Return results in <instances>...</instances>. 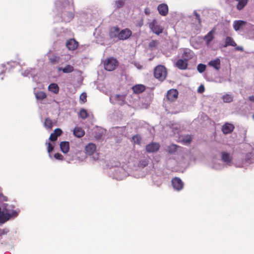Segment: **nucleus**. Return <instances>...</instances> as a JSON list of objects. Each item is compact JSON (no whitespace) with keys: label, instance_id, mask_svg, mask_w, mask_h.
<instances>
[{"label":"nucleus","instance_id":"obj_5","mask_svg":"<svg viewBox=\"0 0 254 254\" xmlns=\"http://www.w3.org/2000/svg\"><path fill=\"white\" fill-rule=\"evenodd\" d=\"M160 145L159 143L152 142L146 146V151L148 153H154L159 150Z\"/></svg>","mask_w":254,"mask_h":254},{"label":"nucleus","instance_id":"obj_31","mask_svg":"<svg viewBox=\"0 0 254 254\" xmlns=\"http://www.w3.org/2000/svg\"><path fill=\"white\" fill-rule=\"evenodd\" d=\"M159 44V42L157 40H152L149 43V47L151 50H153L155 49L157 46H158Z\"/></svg>","mask_w":254,"mask_h":254},{"label":"nucleus","instance_id":"obj_10","mask_svg":"<svg viewBox=\"0 0 254 254\" xmlns=\"http://www.w3.org/2000/svg\"><path fill=\"white\" fill-rule=\"evenodd\" d=\"M188 59H179L176 63V66L180 69L184 70L187 68L188 65Z\"/></svg>","mask_w":254,"mask_h":254},{"label":"nucleus","instance_id":"obj_3","mask_svg":"<svg viewBox=\"0 0 254 254\" xmlns=\"http://www.w3.org/2000/svg\"><path fill=\"white\" fill-rule=\"evenodd\" d=\"M118 64V61L111 57L104 61V68L106 70L113 71L117 67Z\"/></svg>","mask_w":254,"mask_h":254},{"label":"nucleus","instance_id":"obj_13","mask_svg":"<svg viewBox=\"0 0 254 254\" xmlns=\"http://www.w3.org/2000/svg\"><path fill=\"white\" fill-rule=\"evenodd\" d=\"M221 159L222 161L226 164L230 165L232 161L233 158L230 155V153L227 152H222L221 153Z\"/></svg>","mask_w":254,"mask_h":254},{"label":"nucleus","instance_id":"obj_42","mask_svg":"<svg viewBox=\"0 0 254 254\" xmlns=\"http://www.w3.org/2000/svg\"><path fill=\"white\" fill-rule=\"evenodd\" d=\"M252 154L251 153H248L246 154L245 160V162H249L251 160L252 157Z\"/></svg>","mask_w":254,"mask_h":254},{"label":"nucleus","instance_id":"obj_24","mask_svg":"<svg viewBox=\"0 0 254 254\" xmlns=\"http://www.w3.org/2000/svg\"><path fill=\"white\" fill-rule=\"evenodd\" d=\"M73 134L77 137H81L85 134L84 130L81 127H76L73 130Z\"/></svg>","mask_w":254,"mask_h":254},{"label":"nucleus","instance_id":"obj_7","mask_svg":"<svg viewBox=\"0 0 254 254\" xmlns=\"http://www.w3.org/2000/svg\"><path fill=\"white\" fill-rule=\"evenodd\" d=\"M132 35V32L128 28L123 29L120 32V40H125L129 38Z\"/></svg>","mask_w":254,"mask_h":254},{"label":"nucleus","instance_id":"obj_25","mask_svg":"<svg viewBox=\"0 0 254 254\" xmlns=\"http://www.w3.org/2000/svg\"><path fill=\"white\" fill-rule=\"evenodd\" d=\"M48 89L49 91L55 94H57L59 91V87L56 83H51L49 85Z\"/></svg>","mask_w":254,"mask_h":254},{"label":"nucleus","instance_id":"obj_8","mask_svg":"<svg viewBox=\"0 0 254 254\" xmlns=\"http://www.w3.org/2000/svg\"><path fill=\"white\" fill-rule=\"evenodd\" d=\"M66 46L69 50L74 51L78 46V42L74 39H70L66 42Z\"/></svg>","mask_w":254,"mask_h":254},{"label":"nucleus","instance_id":"obj_46","mask_svg":"<svg viewBox=\"0 0 254 254\" xmlns=\"http://www.w3.org/2000/svg\"><path fill=\"white\" fill-rule=\"evenodd\" d=\"M18 211H17L16 210H13L11 213H9L10 215V218L12 217H15L18 215Z\"/></svg>","mask_w":254,"mask_h":254},{"label":"nucleus","instance_id":"obj_29","mask_svg":"<svg viewBox=\"0 0 254 254\" xmlns=\"http://www.w3.org/2000/svg\"><path fill=\"white\" fill-rule=\"evenodd\" d=\"M35 96H36V98L38 100H42L47 97L46 94L43 91L37 92L36 93Z\"/></svg>","mask_w":254,"mask_h":254},{"label":"nucleus","instance_id":"obj_28","mask_svg":"<svg viewBox=\"0 0 254 254\" xmlns=\"http://www.w3.org/2000/svg\"><path fill=\"white\" fill-rule=\"evenodd\" d=\"M44 127L47 129H52L53 127V122L50 118H46L45 119L44 124Z\"/></svg>","mask_w":254,"mask_h":254},{"label":"nucleus","instance_id":"obj_17","mask_svg":"<svg viewBox=\"0 0 254 254\" xmlns=\"http://www.w3.org/2000/svg\"><path fill=\"white\" fill-rule=\"evenodd\" d=\"M247 24V22L243 20H235L233 22V28L235 31H238Z\"/></svg>","mask_w":254,"mask_h":254},{"label":"nucleus","instance_id":"obj_6","mask_svg":"<svg viewBox=\"0 0 254 254\" xmlns=\"http://www.w3.org/2000/svg\"><path fill=\"white\" fill-rule=\"evenodd\" d=\"M178 96V91L177 89H172L168 91L167 94V99L173 102L176 100Z\"/></svg>","mask_w":254,"mask_h":254},{"label":"nucleus","instance_id":"obj_21","mask_svg":"<svg viewBox=\"0 0 254 254\" xmlns=\"http://www.w3.org/2000/svg\"><path fill=\"white\" fill-rule=\"evenodd\" d=\"M10 218V215L9 213H4L0 211V223H4Z\"/></svg>","mask_w":254,"mask_h":254},{"label":"nucleus","instance_id":"obj_44","mask_svg":"<svg viewBox=\"0 0 254 254\" xmlns=\"http://www.w3.org/2000/svg\"><path fill=\"white\" fill-rule=\"evenodd\" d=\"M115 4L118 7H120L124 4V1H116Z\"/></svg>","mask_w":254,"mask_h":254},{"label":"nucleus","instance_id":"obj_51","mask_svg":"<svg viewBox=\"0 0 254 254\" xmlns=\"http://www.w3.org/2000/svg\"><path fill=\"white\" fill-rule=\"evenodd\" d=\"M236 50L238 51H243V48L241 47H237Z\"/></svg>","mask_w":254,"mask_h":254},{"label":"nucleus","instance_id":"obj_12","mask_svg":"<svg viewBox=\"0 0 254 254\" xmlns=\"http://www.w3.org/2000/svg\"><path fill=\"white\" fill-rule=\"evenodd\" d=\"M96 150V146L93 143H89L85 147V153L89 155H92Z\"/></svg>","mask_w":254,"mask_h":254},{"label":"nucleus","instance_id":"obj_18","mask_svg":"<svg viewBox=\"0 0 254 254\" xmlns=\"http://www.w3.org/2000/svg\"><path fill=\"white\" fill-rule=\"evenodd\" d=\"M236 46L237 44L234 39L230 36H227L225 39V44L222 46V47L226 48L228 46L236 47Z\"/></svg>","mask_w":254,"mask_h":254},{"label":"nucleus","instance_id":"obj_16","mask_svg":"<svg viewBox=\"0 0 254 254\" xmlns=\"http://www.w3.org/2000/svg\"><path fill=\"white\" fill-rule=\"evenodd\" d=\"M214 32V30L212 29L203 37V39L205 41V44L207 46H209L210 42L213 40L214 38L213 35Z\"/></svg>","mask_w":254,"mask_h":254},{"label":"nucleus","instance_id":"obj_50","mask_svg":"<svg viewBox=\"0 0 254 254\" xmlns=\"http://www.w3.org/2000/svg\"><path fill=\"white\" fill-rule=\"evenodd\" d=\"M249 100L254 102V96H251L249 97Z\"/></svg>","mask_w":254,"mask_h":254},{"label":"nucleus","instance_id":"obj_15","mask_svg":"<svg viewBox=\"0 0 254 254\" xmlns=\"http://www.w3.org/2000/svg\"><path fill=\"white\" fill-rule=\"evenodd\" d=\"M62 133L63 131L61 128H57L54 130V132L51 134L49 139L52 141H55L57 140L58 137L60 136Z\"/></svg>","mask_w":254,"mask_h":254},{"label":"nucleus","instance_id":"obj_26","mask_svg":"<svg viewBox=\"0 0 254 254\" xmlns=\"http://www.w3.org/2000/svg\"><path fill=\"white\" fill-rule=\"evenodd\" d=\"M61 58L58 56L53 55L49 57V62L52 64H58L60 61Z\"/></svg>","mask_w":254,"mask_h":254},{"label":"nucleus","instance_id":"obj_30","mask_svg":"<svg viewBox=\"0 0 254 254\" xmlns=\"http://www.w3.org/2000/svg\"><path fill=\"white\" fill-rule=\"evenodd\" d=\"M179 147V146H177L175 144H171L168 147V152L170 154H172L177 151L178 148Z\"/></svg>","mask_w":254,"mask_h":254},{"label":"nucleus","instance_id":"obj_22","mask_svg":"<svg viewBox=\"0 0 254 254\" xmlns=\"http://www.w3.org/2000/svg\"><path fill=\"white\" fill-rule=\"evenodd\" d=\"M132 89L135 93L139 94L143 92L145 90V87L142 84H137L133 86Z\"/></svg>","mask_w":254,"mask_h":254},{"label":"nucleus","instance_id":"obj_40","mask_svg":"<svg viewBox=\"0 0 254 254\" xmlns=\"http://www.w3.org/2000/svg\"><path fill=\"white\" fill-rule=\"evenodd\" d=\"M148 165V161L146 160H141L139 161L138 166L139 167L144 168Z\"/></svg>","mask_w":254,"mask_h":254},{"label":"nucleus","instance_id":"obj_35","mask_svg":"<svg viewBox=\"0 0 254 254\" xmlns=\"http://www.w3.org/2000/svg\"><path fill=\"white\" fill-rule=\"evenodd\" d=\"M197 69L199 72L202 73L206 69V65L202 64H199L197 66Z\"/></svg>","mask_w":254,"mask_h":254},{"label":"nucleus","instance_id":"obj_4","mask_svg":"<svg viewBox=\"0 0 254 254\" xmlns=\"http://www.w3.org/2000/svg\"><path fill=\"white\" fill-rule=\"evenodd\" d=\"M172 185L173 188L178 191L182 190L184 188V183L178 177H175L172 180Z\"/></svg>","mask_w":254,"mask_h":254},{"label":"nucleus","instance_id":"obj_36","mask_svg":"<svg viewBox=\"0 0 254 254\" xmlns=\"http://www.w3.org/2000/svg\"><path fill=\"white\" fill-rule=\"evenodd\" d=\"M132 140H133V142L134 143H136L137 144H140V141L141 140V138L139 135H135L133 136Z\"/></svg>","mask_w":254,"mask_h":254},{"label":"nucleus","instance_id":"obj_53","mask_svg":"<svg viewBox=\"0 0 254 254\" xmlns=\"http://www.w3.org/2000/svg\"><path fill=\"white\" fill-rule=\"evenodd\" d=\"M253 119L254 120V114L253 115Z\"/></svg>","mask_w":254,"mask_h":254},{"label":"nucleus","instance_id":"obj_48","mask_svg":"<svg viewBox=\"0 0 254 254\" xmlns=\"http://www.w3.org/2000/svg\"><path fill=\"white\" fill-rule=\"evenodd\" d=\"M144 13L146 15H149L151 13V10L149 8L146 7L144 9Z\"/></svg>","mask_w":254,"mask_h":254},{"label":"nucleus","instance_id":"obj_33","mask_svg":"<svg viewBox=\"0 0 254 254\" xmlns=\"http://www.w3.org/2000/svg\"><path fill=\"white\" fill-rule=\"evenodd\" d=\"M79 116L82 119H85L88 117V114L86 110L82 109L80 111Z\"/></svg>","mask_w":254,"mask_h":254},{"label":"nucleus","instance_id":"obj_23","mask_svg":"<svg viewBox=\"0 0 254 254\" xmlns=\"http://www.w3.org/2000/svg\"><path fill=\"white\" fill-rule=\"evenodd\" d=\"M58 70L59 71L62 70L64 73H68L73 71L74 67L71 65L67 64L64 68L62 67H58Z\"/></svg>","mask_w":254,"mask_h":254},{"label":"nucleus","instance_id":"obj_9","mask_svg":"<svg viewBox=\"0 0 254 254\" xmlns=\"http://www.w3.org/2000/svg\"><path fill=\"white\" fill-rule=\"evenodd\" d=\"M120 30V28L117 26L112 27L110 28L109 30V36L111 39L114 38H119Z\"/></svg>","mask_w":254,"mask_h":254},{"label":"nucleus","instance_id":"obj_45","mask_svg":"<svg viewBox=\"0 0 254 254\" xmlns=\"http://www.w3.org/2000/svg\"><path fill=\"white\" fill-rule=\"evenodd\" d=\"M194 15L195 16V18L197 20L198 23L200 24L201 19L199 14L197 13L196 11H194Z\"/></svg>","mask_w":254,"mask_h":254},{"label":"nucleus","instance_id":"obj_43","mask_svg":"<svg viewBox=\"0 0 254 254\" xmlns=\"http://www.w3.org/2000/svg\"><path fill=\"white\" fill-rule=\"evenodd\" d=\"M54 157L55 159L58 160H62L63 159V156L59 153H55L54 154Z\"/></svg>","mask_w":254,"mask_h":254},{"label":"nucleus","instance_id":"obj_41","mask_svg":"<svg viewBox=\"0 0 254 254\" xmlns=\"http://www.w3.org/2000/svg\"><path fill=\"white\" fill-rule=\"evenodd\" d=\"M46 144L47 145V151L49 153L51 152L54 150V146L52 145V144L50 143H46Z\"/></svg>","mask_w":254,"mask_h":254},{"label":"nucleus","instance_id":"obj_39","mask_svg":"<svg viewBox=\"0 0 254 254\" xmlns=\"http://www.w3.org/2000/svg\"><path fill=\"white\" fill-rule=\"evenodd\" d=\"M192 52L191 51H185L184 54V57L190 59L192 58Z\"/></svg>","mask_w":254,"mask_h":254},{"label":"nucleus","instance_id":"obj_19","mask_svg":"<svg viewBox=\"0 0 254 254\" xmlns=\"http://www.w3.org/2000/svg\"><path fill=\"white\" fill-rule=\"evenodd\" d=\"M208 65L214 67L216 70H219L220 68L221 62L219 58L210 61Z\"/></svg>","mask_w":254,"mask_h":254},{"label":"nucleus","instance_id":"obj_14","mask_svg":"<svg viewBox=\"0 0 254 254\" xmlns=\"http://www.w3.org/2000/svg\"><path fill=\"white\" fill-rule=\"evenodd\" d=\"M157 9L159 14L162 16H166L168 13V7L165 3H162L158 6Z\"/></svg>","mask_w":254,"mask_h":254},{"label":"nucleus","instance_id":"obj_1","mask_svg":"<svg viewBox=\"0 0 254 254\" xmlns=\"http://www.w3.org/2000/svg\"><path fill=\"white\" fill-rule=\"evenodd\" d=\"M167 74L166 68L163 65H158L154 69V76L160 81H163L166 78Z\"/></svg>","mask_w":254,"mask_h":254},{"label":"nucleus","instance_id":"obj_38","mask_svg":"<svg viewBox=\"0 0 254 254\" xmlns=\"http://www.w3.org/2000/svg\"><path fill=\"white\" fill-rule=\"evenodd\" d=\"M80 101L82 103H84L87 101V95L86 93H82L81 94L79 97Z\"/></svg>","mask_w":254,"mask_h":254},{"label":"nucleus","instance_id":"obj_2","mask_svg":"<svg viewBox=\"0 0 254 254\" xmlns=\"http://www.w3.org/2000/svg\"><path fill=\"white\" fill-rule=\"evenodd\" d=\"M148 26L151 31L154 34L159 35L163 32V27L160 25L156 19L148 23Z\"/></svg>","mask_w":254,"mask_h":254},{"label":"nucleus","instance_id":"obj_32","mask_svg":"<svg viewBox=\"0 0 254 254\" xmlns=\"http://www.w3.org/2000/svg\"><path fill=\"white\" fill-rule=\"evenodd\" d=\"M115 99L121 102V105H123L125 103V95L117 94L115 96Z\"/></svg>","mask_w":254,"mask_h":254},{"label":"nucleus","instance_id":"obj_34","mask_svg":"<svg viewBox=\"0 0 254 254\" xmlns=\"http://www.w3.org/2000/svg\"><path fill=\"white\" fill-rule=\"evenodd\" d=\"M248 1H239V3L237 5L238 10L242 9L247 4Z\"/></svg>","mask_w":254,"mask_h":254},{"label":"nucleus","instance_id":"obj_49","mask_svg":"<svg viewBox=\"0 0 254 254\" xmlns=\"http://www.w3.org/2000/svg\"><path fill=\"white\" fill-rule=\"evenodd\" d=\"M143 24V20L141 19L138 23V25L139 27H141Z\"/></svg>","mask_w":254,"mask_h":254},{"label":"nucleus","instance_id":"obj_20","mask_svg":"<svg viewBox=\"0 0 254 254\" xmlns=\"http://www.w3.org/2000/svg\"><path fill=\"white\" fill-rule=\"evenodd\" d=\"M60 148L64 153H66L69 150V144L68 141H62L60 143Z\"/></svg>","mask_w":254,"mask_h":254},{"label":"nucleus","instance_id":"obj_37","mask_svg":"<svg viewBox=\"0 0 254 254\" xmlns=\"http://www.w3.org/2000/svg\"><path fill=\"white\" fill-rule=\"evenodd\" d=\"M191 137L190 135H187L183 138L182 142L185 144H189L191 142Z\"/></svg>","mask_w":254,"mask_h":254},{"label":"nucleus","instance_id":"obj_27","mask_svg":"<svg viewBox=\"0 0 254 254\" xmlns=\"http://www.w3.org/2000/svg\"><path fill=\"white\" fill-rule=\"evenodd\" d=\"M222 99L225 103H231L233 100V96L231 94L226 93L223 96Z\"/></svg>","mask_w":254,"mask_h":254},{"label":"nucleus","instance_id":"obj_11","mask_svg":"<svg viewBox=\"0 0 254 254\" xmlns=\"http://www.w3.org/2000/svg\"><path fill=\"white\" fill-rule=\"evenodd\" d=\"M234 129V126L228 123H225L222 127V131L225 134L231 133Z\"/></svg>","mask_w":254,"mask_h":254},{"label":"nucleus","instance_id":"obj_52","mask_svg":"<svg viewBox=\"0 0 254 254\" xmlns=\"http://www.w3.org/2000/svg\"><path fill=\"white\" fill-rule=\"evenodd\" d=\"M3 234H4L3 230L0 229V236H1V235H2Z\"/></svg>","mask_w":254,"mask_h":254},{"label":"nucleus","instance_id":"obj_47","mask_svg":"<svg viewBox=\"0 0 254 254\" xmlns=\"http://www.w3.org/2000/svg\"><path fill=\"white\" fill-rule=\"evenodd\" d=\"M204 87L203 85H201L199 86L197 91L200 93H202L204 91Z\"/></svg>","mask_w":254,"mask_h":254}]
</instances>
